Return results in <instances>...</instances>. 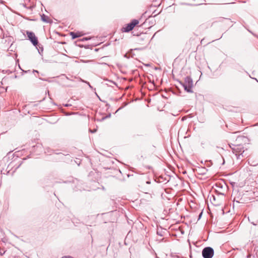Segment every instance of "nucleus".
<instances>
[{
	"instance_id": "1",
	"label": "nucleus",
	"mask_w": 258,
	"mask_h": 258,
	"mask_svg": "<svg viewBox=\"0 0 258 258\" xmlns=\"http://www.w3.org/2000/svg\"><path fill=\"white\" fill-rule=\"evenodd\" d=\"M151 169L152 171L151 179L146 181V198H147V195H157V189L158 187V183L156 179L154 178V172L153 167L150 166H146L147 169Z\"/></svg>"
},
{
	"instance_id": "2",
	"label": "nucleus",
	"mask_w": 258,
	"mask_h": 258,
	"mask_svg": "<svg viewBox=\"0 0 258 258\" xmlns=\"http://www.w3.org/2000/svg\"><path fill=\"white\" fill-rule=\"evenodd\" d=\"M157 195H147L146 198V209L149 211H154L157 207Z\"/></svg>"
},
{
	"instance_id": "3",
	"label": "nucleus",
	"mask_w": 258,
	"mask_h": 258,
	"mask_svg": "<svg viewBox=\"0 0 258 258\" xmlns=\"http://www.w3.org/2000/svg\"><path fill=\"white\" fill-rule=\"evenodd\" d=\"M233 147H231V149L237 159H241V158L246 157L247 154L245 152L247 151V149L244 150L243 145L241 144L233 145Z\"/></svg>"
},
{
	"instance_id": "4",
	"label": "nucleus",
	"mask_w": 258,
	"mask_h": 258,
	"mask_svg": "<svg viewBox=\"0 0 258 258\" xmlns=\"http://www.w3.org/2000/svg\"><path fill=\"white\" fill-rule=\"evenodd\" d=\"M180 85L184 88L185 91L188 93H192L193 91L191 89L193 84L192 80L189 76H187L184 79V82H179Z\"/></svg>"
},
{
	"instance_id": "5",
	"label": "nucleus",
	"mask_w": 258,
	"mask_h": 258,
	"mask_svg": "<svg viewBox=\"0 0 258 258\" xmlns=\"http://www.w3.org/2000/svg\"><path fill=\"white\" fill-rule=\"evenodd\" d=\"M139 22L137 20H133L130 23L125 25L122 29L123 32H128L132 30L135 27L139 24Z\"/></svg>"
},
{
	"instance_id": "6",
	"label": "nucleus",
	"mask_w": 258,
	"mask_h": 258,
	"mask_svg": "<svg viewBox=\"0 0 258 258\" xmlns=\"http://www.w3.org/2000/svg\"><path fill=\"white\" fill-rule=\"evenodd\" d=\"M202 253L204 258H212L214 254V250L212 247L208 246L203 249Z\"/></svg>"
},
{
	"instance_id": "7",
	"label": "nucleus",
	"mask_w": 258,
	"mask_h": 258,
	"mask_svg": "<svg viewBox=\"0 0 258 258\" xmlns=\"http://www.w3.org/2000/svg\"><path fill=\"white\" fill-rule=\"evenodd\" d=\"M26 34L32 44L34 46H36L38 43V41L37 37L35 36V34L32 32L27 31Z\"/></svg>"
},
{
	"instance_id": "8",
	"label": "nucleus",
	"mask_w": 258,
	"mask_h": 258,
	"mask_svg": "<svg viewBox=\"0 0 258 258\" xmlns=\"http://www.w3.org/2000/svg\"><path fill=\"white\" fill-rule=\"evenodd\" d=\"M148 13V12L146 11V14ZM149 15L148 16V18H146V23L148 21L149 24L151 25L148 28L150 29L152 26H153L155 24V20L153 18V16H152V14H151V12H149Z\"/></svg>"
},
{
	"instance_id": "9",
	"label": "nucleus",
	"mask_w": 258,
	"mask_h": 258,
	"mask_svg": "<svg viewBox=\"0 0 258 258\" xmlns=\"http://www.w3.org/2000/svg\"><path fill=\"white\" fill-rule=\"evenodd\" d=\"M70 35L71 36L72 39H75L82 36L84 35V33L82 32H70Z\"/></svg>"
},
{
	"instance_id": "10",
	"label": "nucleus",
	"mask_w": 258,
	"mask_h": 258,
	"mask_svg": "<svg viewBox=\"0 0 258 258\" xmlns=\"http://www.w3.org/2000/svg\"><path fill=\"white\" fill-rule=\"evenodd\" d=\"M146 67L151 68V69H152V70H153V71H155V70H156L157 69V67H154V68L151 67V66H150V64L149 63H146Z\"/></svg>"
},
{
	"instance_id": "11",
	"label": "nucleus",
	"mask_w": 258,
	"mask_h": 258,
	"mask_svg": "<svg viewBox=\"0 0 258 258\" xmlns=\"http://www.w3.org/2000/svg\"><path fill=\"white\" fill-rule=\"evenodd\" d=\"M207 169L205 168H203L201 169V174H205L206 173Z\"/></svg>"
},
{
	"instance_id": "12",
	"label": "nucleus",
	"mask_w": 258,
	"mask_h": 258,
	"mask_svg": "<svg viewBox=\"0 0 258 258\" xmlns=\"http://www.w3.org/2000/svg\"><path fill=\"white\" fill-rule=\"evenodd\" d=\"M61 258H74L72 256H70V255H68V256H62V257Z\"/></svg>"
},
{
	"instance_id": "13",
	"label": "nucleus",
	"mask_w": 258,
	"mask_h": 258,
	"mask_svg": "<svg viewBox=\"0 0 258 258\" xmlns=\"http://www.w3.org/2000/svg\"><path fill=\"white\" fill-rule=\"evenodd\" d=\"M246 73L249 75V77L251 78V77H250V76L249 75V74L246 72ZM252 79H254L257 82H258V80L256 79V78H252Z\"/></svg>"
},
{
	"instance_id": "14",
	"label": "nucleus",
	"mask_w": 258,
	"mask_h": 258,
	"mask_svg": "<svg viewBox=\"0 0 258 258\" xmlns=\"http://www.w3.org/2000/svg\"><path fill=\"white\" fill-rule=\"evenodd\" d=\"M42 18V20L44 21V22H46V20L45 19V16L43 15V16H42L41 17Z\"/></svg>"
},
{
	"instance_id": "15",
	"label": "nucleus",
	"mask_w": 258,
	"mask_h": 258,
	"mask_svg": "<svg viewBox=\"0 0 258 258\" xmlns=\"http://www.w3.org/2000/svg\"><path fill=\"white\" fill-rule=\"evenodd\" d=\"M155 150V147L153 146L152 148V151L154 152Z\"/></svg>"
},
{
	"instance_id": "16",
	"label": "nucleus",
	"mask_w": 258,
	"mask_h": 258,
	"mask_svg": "<svg viewBox=\"0 0 258 258\" xmlns=\"http://www.w3.org/2000/svg\"><path fill=\"white\" fill-rule=\"evenodd\" d=\"M151 99H146V101H147L148 102V103H150L151 102Z\"/></svg>"
},
{
	"instance_id": "17",
	"label": "nucleus",
	"mask_w": 258,
	"mask_h": 258,
	"mask_svg": "<svg viewBox=\"0 0 258 258\" xmlns=\"http://www.w3.org/2000/svg\"><path fill=\"white\" fill-rule=\"evenodd\" d=\"M202 213H203V212H201V213L200 214L199 219H200V218L201 217V216H202Z\"/></svg>"
},
{
	"instance_id": "18",
	"label": "nucleus",
	"mask_w": 258,
	"mask_h": 258,
	"mask_svg": "<svg viewBox=\"0 0 258 258\" xmlns=\"http://www.w3.org/2000/svg\"><path fill=\"white\" fill-rule=\"evenodd\" d=\"M233 202H234V203L236 202V203H239L238 201H235V200H234Z\"/></svg>"
},
{
	"instance_id": "19",
	"label": "nucleus",
	"mask_w": 258,
	"mask_h": 258,
	"mask_svg": "<svg viewBox=\"0 0 258 258\" xmlns=\"http://www.w3.org/2000/svg\"><path fill=\"white\" fill-rule=\"evenodd\" d=\"M212 197H213V200H214V201H215V196L213 195V196H212Z\"/></svg>"
},
{
	"instance_id": "20",
	"label": "nucleus",
	"mask_w": 258,
	"mask_h": 258,
	"mask_svg": "<svg viewBox=\"0 0 258 258\" xmlns=\"http://www.w3.org/2000/svg\"><path fill=\"white\" fill-rule=\"evenodd\" d=\"M233 144L229 145L230 147L231 148V147H233Z\"/></svg>"
},
{
	"instance_id": "21",
	"label": "nucleus",
	"mask_w": 258,
	"mask_h": 258,
	"mask_svg": "<svg viewBox=\"0 0 258 258\" xmlns=\"http://www.w3.org/2000/svg\"><path fill=\"white\" fill-rule=\"evenodd\" d=\"M251 223L253 225H256V224H255L254 222H251Z\"/></svg>"
},
{
	"instance_id": "22",
	"label": "nucleus",
	"mask_w": 258,
	"mask_h": 258,
	"mask_svg": "<svg viewBox=\"0 0 258 258\" xmlns=\"http://www.w3.org/2000/svg\"><path fill=\"white\" fill-rule=\"evenodd\" d=\"M157 234H159V235H161V236L162 235L161 234H160V232H157Z\"/></svg>"
},
{
	"instance_id": "23",
	"label": "nucleus",
	"mask_w": 258,
	"mask_h": 258,
	"mask_svg": "<svg viewBox=\"0 0 258 258\" xmlns=\"http://www.w3.org/2000/svg\"><path fill=\"white\" fill-rule=\"evenodd\" d=\"M157 234H159V235H161V236L162 235L161 234H160V232H157Z\"/></svg>"
},
{
	"instance_id": "24",
	"label": "nucleus",
	"mask_w": 258,
	"mask_h": 258,
	"mask_svg": "<svg viewBox=\"0 0 258 258\" xmlns=\"http://www.w3.org/2000/svg\"><path fill=\"white\" fill-rule=\"evenodd\" d=\"M250 256V255L248 254L247 256V257L248 258Z\"/></svg>"
},
{
	"instance_id": "25",
	"label": "nucleus",
	"mask_w": 258,
	"mask_h": 258,
	"mask_svg": "<svg viewBox=\"0 0 258 258\" xmlns=\"http://www.w3.org/2000/svg\"><path fill=\"white\" fill-rule=\"evenodd\" d=\"M223 160H224V159L223 158ZM224 164V160H223V164Z\"/></svg>"
},
{
	"instance_id": "26",
	"label": "nucleus",
	"mask_w": 258,
	"mask_h": 258,
	"mask_svg": "<svg viewBox=\"0 0 258 258\" xmlns=\"http://www.w3.org/2000/svg\"><path fill=\"white\" fill-rule=\"evenodd\" d=\"M148 78L149 79L150 82L151 83V80H150V79L148 77Z\"/></svg>"
},
{
	"instance_id": "27",
	"label": "nucleus",
	"mask_w": 258,
	"mask_h": 258,
	"mask_svg": "<svg viewBox=\"0 0 258 258\" xmlns=\"http://www.w3.org/2000/svg\"><path fill=\"white\" fill-rule=\"evenodd\" d=\"M156 14L154 15V16H153V18L155 17V16H156Z\"/></svg>"
},
{
	"instance_id": "28",
	"label": "nucleus",
	"mask_w": 258,
	"mask_h": 258,
	"mask_svg": "<svg viewBox=\"0 0 258 258\" xmlns=\"http://www.w3.org/2000/svg\"><path fill=\"white\" fill-rule=\"evenodd\" d=\"M156 14L154 15V16H153V18L155 17V16H156Z\"/></svg>"
},
{
	"instance_id": "29",
	"label": "nucleus",
	"mask_w": 258,
	"mask_h": 258,
	"mask_svg": "<svg viewBox=\"0 0 258 258\" xmlns=\"http://www.w3.org/2000/svg\"><path fill=\"white\" fill-rule=\"evenodd\" d=\"M149 71H150L152 73V71L151 70H149Z\"/></svg>"
}]
</instances>
